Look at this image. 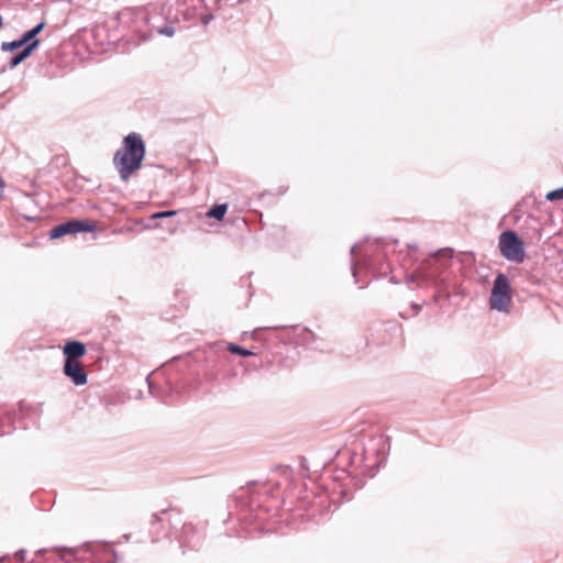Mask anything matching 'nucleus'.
I'll return each mask as SVG.
<instances>
[{
  "label": "nucleus",
  "instance_id": "obj_1",
  "mask_svg": "<svg viewBox=\"0 0 563 563\" xmlns=\"http://www.w3.org/2000/svg\"><path fill=\"white\" fill-rule=\"evenodd\" d=\"M145 155V145L142 137L136 133H130L123 140L122 150L114 155L113 163L123 180L141 167Z\"/></svg>",
  "mask_w": 563,
  "mask_h": 563
},
{
  "label": "nucleus",
  "instance_id": "obj_2",
  "mask_svg": "<svg viewBox=\"0 0 563 563\" xmlns=\"http://www.w3.org/2000/svg\"><path fill=\"white\" fill-rule=\"evenodd\" d=\"M511 287L508 278L504 274H498L494 280L489 306L492 309L507 312L511 303Z\"/></svg>",
  "mask_w": 563,
  "mask_h": 563
},
{
  "label": "nucleus",
  "instance_id": "obj_3",
  "mask_svg": "<svg viewBox=\"0 0 563 563\" xmlns=\"http://www.w3.org/2000/svg\"><path fill=\"white\" fill-rule=\"evenodd\" d=\"M498 247L501 255L511 262L522 263L525 260L523 242L514 231H505L499 235Z\"/></svg>",
  "mask_w": 563,
  "mask_h": 563
},
{
  "label": "nucleus",
  "instance_id": "obj_4",
  "mask_svg": "<svg viewBox=\"0 0 563 563\" xmlns=\"http://www.w3.org/2000/svg\"><path fill=\"white\" fill-rule=\"evenodd\" d=\"M451 257L450 250H440L432 255V258L423 261L418 266V274L423 282H433L437 274L441 273L445 266L438 263L437 258Z\"/></svg>",
  "mask_w": 563,
  "mask_h": 563
},
{
  "label": "nucleus",
  "instance_id": "obj_5",
  "mask_svg": "<svg viewBox=\"0 0 563 563\" xmlns=\"http://www.w3.org/2000/svg\"><path fill=\"white\" fill-rule=\"evenodd\" d=\"M95 225L88 221L81 220H70L65 223H62L55 227L51 233V239H58L66 234H74L78 232H91L93 231Z\"/></svg>",
  "mask_w": 563,
  "mask_h": 563
},
{
  "label": "nucleus",
  "instance_id": "obj_6",
  "mask_svg": "<svg viewBox=\"0 0 563 563\" xmlns=\"http://www.w3.org/2000/svg\"><path fill=\"white\" fill-rule=\"evenodd\" d=\"M63 372L64 375L77 386H81L87 383V374L85 373L81 363L78 361L65 360Z\"/></svg>",
  "mask_w": 563,
  "mask_h": 563
},
{
  "label": "nucleus",
  "instance_id": "obj_7",
  "mask_svg": "<svg viewBox=\"0 0 563 563\" xmlns=\"http://www.w3.org/2000/svg\"><path fill=\"white\" fill-rule=\"evenodd\" d=\"M63 353L66 360L78 361L79 357L86 354V346L79 341H69L65 344Z\"/></svg>",
  "mask_w": 563,
  "mask_h": 563
},
{
  "label": "nucleus",
  "instance_id": "obj_8",
  "mask_svg": "<svg viewBox=\"0 0 563 563\" xmlns=\"http://www.w3.org/2000/svg\"><path fill=\"white\" fill-rule=\"evenodd\" d=\"M38 44H40L38 40L32 41L20 54H18L16 56L11 58L10 67L14 68L20 63H22L26 57H29L31 55V53L34 51L35 47H37Z\"/></svg>",
  "mask_w": 563,
  "mask_h": 563
},
{
  "label": "nucleus",
  "instance_id": "obj_9",
  "mask_svg": "<svg viewBox=\"0 0 563 563\" xmlns=\"http://www.w3.org/2000/svg\"><path fill=\"white\" fill-rule=\"evenodd\" d=\"M228 210L227 203L217 205L207 212V217L221 220Z\"/></svg>",
  "mask_w": 563,
  "mask_h": 563
},
{
  "label": "nucleus",
  "instance_id": "obj_10",
  "mask_svg": "<svg viewBox=\"0 0 563 563\" xmlns=\"http://www.w3.org/2000/svg\"><path fill=\"white\" fill-rule=\"evenodd\" d=\"M44 27V22L38 23L36 26H34L32 30L25 32L23 36L21 37L24 43L31 42Z\"/></svg>",
  "mask_w": 563,
  "mask_h": 563
},
{
  "label": "nucleus",
  "instance_id": "obj_11",
  "mask_svg": "<svg viewBox=\"0 0 563 563\" xmlns=\"http://www.w3.org/2000/svg\"><path fill=\"white\" fill-rule=\"evenodd\" d=\"M23 45H25V43L22 38H20V40H15L12 42H3L1 45V49L3 52H11V51L22 47Z\"/></svg>",
  "mask_w": 563,
  "mask_h": 563
},
{
  "label": "nucleus",
  "instance_id": "obj_12",
  "mask_svg": "<svg viewBox=\"0 0 563 563\" xmlns=\"http://www.w3.org/2000/svg\"><path fill=\"white\" fill-rule=\"evenodd\" d=\"M228 350L233 353V354H239L241 356H244V357H247V356H251L253 355V353L249 350H245V349H242L240 347L239 345H235L233 343H230L228 345Z\"/></svg>",
  "mask_w": 563,
  "mask_h": 563
},
{
  "label": "nucleus",
  "instance_id": "obj_13",
  "mask_svg": "<svg viewBox=\"0 0 563 563\" xmlns=\"http://www.w3.org/2000/svg\"><path fill=\"white\" fill-rule=\"evenodd\" d=\"M545 198L549 201L562 200L563 199V188H559V189L548 192Z\"/></svg>",
  "mask_w": 563,
  "mask_h": 563
},
{
  "label": "nucleus",
  "instance_id": "obj_14",
  "mask_svg": "<svg viewBox=\"0 0 563 563\" xmlns=\"http://www.w3.org/2000/svg\"><path fill=\"white\" fill-rule=\"evenodd\" d=\"M176 213H177V211H176V210L162 211V212L153 213V214L151 216V218H152V219L169 218V217H174Z\"/></svg>",
  "mask_w": 563,
  "mask_h": 563
},
{
  "label": "nucleus",
  "instance_id": "obj_15",
  "mask_svg": "<svg viewBox=\"0 0 563 563\" xmlns=\"http://www.w3.org/2000/svg\"><path fill=\"white\" fill-rule=\"evenodd\" d=\"M158 33L168 37H172L175 34V29L173 26H165L158 30Z\"/></svg>",
  "mask_w": 563,
  "mask_h": 563
},
{
  "label": "nucleus",
  "instance_id": "obj_16",
  "mask_svg": "<svg viewBox=\"0 0 563 563\" xmlns=\"http://www.w3.org/2000/svg\"><path fill=\"white\" fill-rule=\"evenodd\" d=\"M418 280H419V282H421V283H424V282L421 279V277L419 276V274H418V268H417L415 273H412V274H410V275H408V276H407V283H408V284H411V283H416V282H418Z\"/></svg>",
  "mask_w": 563,
  "mask_h": 563
},
{
  "label": "nucleus",
  "instance_id": "obj_17",
  "mask_svg": "<svg viewBox=\"0 0 563 563\" xmlns=\"http://www.w3.org/2000/svg\"><path fill=\"white\" fill-rule=\"evenodd\" d=\"M15 559L19 561V562H23L24 559H25V551L24 550H20L15 553Z\"/></svg>",
  "mask_w": 563,
  "mask_h": 563
},
{
  "label": "nucleus",
  "instance_id": "obj_18",
  "mask_svg": "<svg viewBox=\"0 0 563 563\" xmlns=\"http://www.w3.org/2000/svg\"><path fill=\"white\" fill-rule=\"evenodd\" d=\"M210 19H211V16H206V18L203 19V22H205V23H208V21H209Z\"/></svg>",
  "mask_w": 563,
  "mask_h": 563
},
{
  "label": "nucleus",
  "instance_id": "obj_19",
  "mask_svg": "<svg viewBox=\"0 0 563 563\" xmlns=\"http://www.w3.org/2000/svg\"><path fill=\"white\" fill-rule=\"evenodd\" d=\"M355 250H356V246H353L352 250H351V253L354 255L355 254Z\"/></svg>",
  "mask_w": 563,
  "mask_h": 563
},
{
  "label": "nucleus",
  "instance_id": "obj_20",
  "mask_svg": "<svg viewBox=\"0 0 563 563\" xmlns=\"http://www.w3.org/2000/svg\"><path fill=\"white\" fill-rule=\"evenodd\" d=\"M353 275L356 276V268L353 266Z\"/></svg>",
  "mask_w": 563,
  "mask_h": 563
}]
</instances>
